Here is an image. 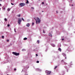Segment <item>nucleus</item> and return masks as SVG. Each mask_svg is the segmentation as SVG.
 <instances>
[{
	"label": "nucleus",
	"mask_w": 75,
	"mask_h": 75,
	"mask_svg": "<svg viewBox=\"0 0 75 75\" xmlns=\"http://www.w3.org/2000/svg\"><path fill=\"white\" fill-rule=\"evenodd\" d=\"M12 54H13V55H16V56H17L18 55H19L20 54V53H19L14 52H12Z\"/></svg>",
	"instance_id": "obj_1"
},
{
	"label": "nucleus",
	"mask_w": 75,
	"mask_h": 75,
	"mask_svg": "<svg viewBox=\"0 0 75 75\" xmlns=\"http://www.w3.org/2000/svg\"><path fill=\"white\" fill-rule=\"evenodd\" d=\"M25 5V4L21 3L20 4L19 6H21V7H23Z\"/></svg>",
	"instance_id": "obj_2"
},
{
	"label": "nucleus",
	"mask_w": 75,
	"mask_h": 75,
	"mask_svg": "<svg viewBox=\"0 0 75 75\" xmlns=\"http://www.w3.org/2000/svg\"><path fill=\"white\" fill-rule=\"evenodd\" d=\"M37 23H40L41 20H40V19L39 18L37 17Z\"/></svg>",
	"instance_id": "obj_3"
},
{
	"label": "nucleus",
	"mask_w": 75,
	"mask_h": 75,
	"mask_svg": "<svg viewBox=\"0 0 75 75\" xmlns=\"http://www.w3.org/2000/svg\"><path fill=\"white\" fill-rule=\"evenodd\" d=\"M21 22V19H19L18 21V23L19 24V25H20V23Z\"/></svg>",
	"instance_id": "obj_4"
},
{
	"label": "nucleus",
	"mask_w": 75,
	"mask_h": 75,
	"mask_svg": "<svg viewBox=\"0 0 75 75\" xmlns=\"http://www.w3.org/2000/svg\"><path fill=\"white\" fill-rule=\"evenodd\" d=\"M46 73H47L48 75H49V74H51V71H46Z\"/></svg>",
	"instance_id": "obj_5"
},
{
	"label": "nucleus",
	"mask_w": 75,
	"mask_h": 75,
	"mask_svg": "<svg viewBox=\"0 0 75 75\" xmlns=\"http://www.w3.org/2000/svg\"><path fill=\"white\" fill-rule=\"evenodd\" d=\"M26 26H27V27H29L30 26V24L28 23L26 24Z\"/></svg>",
	"instance_id": "obj_6"
},
{
	"label": "nucleus",
	"mask_w": 75,
	"mask_h": 75,
	"mask_svg": "<svg viewBox=\"0 0 75 75\" xmlns=\"http://www.w3.org/2000/svg\"><path fill=\"white\" fill-rule=\"evenodd\" d=\"M49 36H50V37H52V34L51 33H49Z\"/></svg>",
	"instance_id": "obj_7"
},
{
	"label": "nucleus",
	"mask_w": 75,
	"mask_h": 75,
	"mask_svg": "<svg viewBox=\"0 0 75 75\" xmlns=\"http://www.w3.org/2000/svg\"><path fill=\"white\" fill-rule=\"evenodd\" d=\"M26 4H28V3H29V2L28 0H27L26 1Z\"/></svg>",
	"instance_id": "obj_8"
},
{
	"label": "nucleus",
	"mask_w": 75,
	"mask_h": 75,
	"mask_svg": "<svg viewBox=\"0 0 75 75\" xmlns=\"http://www.w3.org/2000/svg\"><path fill=\"white\" fill-rule=\"evenodd\" d=\"M24 40H27V38H23Z\"/></svg>",
	"instance_id": "obj_9"
},
{
	"label": "nucleus",
	"mask_w": 75,
	"mask_h": 75,
	"mask_svg": "<svg viewBox=\"0 0 75 75\" xmlns=\"http://www.w3.org/2000/svg\"><path fill=\"white\" fill-rule=\"evenodd\" d=\"M58 50L60 52H61V48H59L58 49Z\"/></svg>",
	"instance_id": "obj_10"
},
{
	"label": "nucleus",
	"mask_w": 75,
	"mask_h": 75,
	"mask_svg": "<svg viewBox=\"0 0 75 75\" xmlns=\"http://www.w3.org/2000/svg\"><path fill=\"white\" fill-rule=\"evenodd\" d=\"M13 2H14V0H11V3H13Z\"/></svg>",
	"instance_id": "obj_11"
},
{
	"label": "nucleus",
	"mask_w": 75,
	"mask_h": 75,
	"mask_svg": "<svg viewBox=\"0 0 75 75\" xmlns=\"http://www.w3.org/2000/svg\"><path fill=\"white\" fill-rule=\"evenodd\" d=\"M64 57H65V59H67V57H66V54H64Z\"/></svg>",
	"instance_id": "obj_12"
},
{
	"label": "nucleus",
	"mask_w": 75,
	"mask_h": 75,
	"mask_svg": "<svg viewBox=\"0 0 75 75\" xmlns=\"http://www.w3.org/2000/svg\"><path fill=\"white\" fill-rule=\"evenodd\" d=\"M35 20H36V23L37 24H38V23H37V19H35Z\"/></svg>",
	"instance_id": "obj_13"
},
{
	"label": "nucleus",
	"mask_w": 75,
	"mask_h": 75,
	"mask_svg": "<svg viewBox=\"0 0 75 75\" xmlns=\"http://www.w3.org/2000/svg\"><path fill=\"white\" fill-rule=\"evenodd\" d=\"M1 38H2L3 39H4V36H1Z\"/></svg>",
	"instance_id": "obj_14"
},
{
	"label": "nucleus",
	"mask_w": 75,
	"mask_h": 75,
	"mask_svg": "<svg viewBox=\"0 0 75 75\" xmlns=\"http://www.w3.org/2000/svg\"><path fill=\"white\" fill-rule=\"evenodd\" d=\"M43 33H45V31L44 30H43Z\"/></svg>",
	"instance_id": "obj_15"
},
{
	"label": "nucleus",
	"mask_w": 75,
	"mask_h": 75,
	"mask_svg": "<svg viewBox=\"0 0 75 75\" xmlns=\"http://www.w3.org/2000/svg\"><path fill=\"white\" fill-rule=\"evenodd\" d=\"M7 10L8 11H10V9L8 8L7 9Z\"/></svg>",
	"instance_id": "obj_16"
},
{
	"label": "nucleus",
	"mask_w": 75,
	"mask_h": 75,
	"mask_svg": "<svg viewBox=\"0 0 75 75\" xmlns=\"http://www.w3.org/2000/svg\"><path fill=\"white\" fill-rule=\"evenodd\" d=\"M38 44H39V42H40V40H38Z\"/></svg>",
	"instance_id": "obj_17"
},
{
	"label": "nucleus",
	"mask_w": 75,
	"mask_h": 75,
	"mask_svg": "<svg viewBox=\"0 0 75 75\" xmlns=\"http://www.w3.org/2000/svg\"><path fill=\"white\" fill-rule=\"evenodd\" d=\"M22 20L23 21H24V19L23 18H22Z\"/></svg>",
	"instance_id": "obj_18"
},
{
	"label": "nucleus",
	"mask_w": 75,
	"mask_h": 75,
	"mask_svg": "<svg viewBox=\"0 0 75 75\" xmlns=\"http://www.w3.org/2000/svg\"><path fill=\"white\" fill-rule=\"evenodd\" d=\"M18 17H20V15H18Z\"/></svg>",
	"instance_id": "obj_19"
},
{
	"label": "nucleus",
	"mask_w": 75,
	"mask_h": 75,
	"mask_svg": "<svg viewBox=\"0 0 75 75\" xmlns=\"http://www.w3.org/2000/svg\"><path fill=\"white\" fill-rule=\"evenodd\" d=\"M42 4H44V2H42Z\"/></svg>",
	"instance_id": "obj_20"
},
{
	"label": "nucleus",
	"mask_w": 75,
	"mask_h": 75,
	"mask_svg": "<svg viewBox=\"0 0 75 75\" xmlns=\"http://www.w3.org/2000/svg\"><path fill=\"white\" fill-rule=\"evenodd\" d=\"M34 23L33 22L32 23V25H34Z\"/></svg>",
	"instance_id": "obj_21"
},
{
	"label": "nucleus",
	"mask_w": 75,
	"mask_h": 75,
	"mask_svg": "<svg viewBox=\"0 0 75 75\" xmlns=\"http://www.w3.org/2000/svg\"><path fill=\"white\" fill-rule=\"evenodd\" d=\"M14 30L15 33H16V28H14Z\"/></svg>",
	"instance_id": "obj_22"
},
{
	"label": "nucleus",
	"mask_w": 75,
	"mask_h": 75,
	"mask_svg": "<svg viewBox=\"0 0 75 75\" xmlns=\"http://www.w3.org/2000/svg\"><path fill=\"white\" fill-rule=\"evenodd\" d=\"M10 45H8L7 46V47H8H8H10Z\"/></svg>",
	"instance_id": "obj_23"
},
{
	"label": "nucleus",
	"mask_w": 75,
	"mask_h": 75,
	"mask_svg": "<svg viewBox=\"0 0 75 75\" xmlns=\"http://www.w3.org/2000/svg\"><path fill=\"white\" fill-rule=\"evenodd\" d=\"M37 63H39V61H38L36 62Z\"/></svg>",
	"instance_id": "obj_24"
},
{
	"label": "nucleus",
	"mask_w": 75,
	"mask_h": 75,
	"mask_svg": "<svg viewBox=\"0 0 75 75\" xmlns=\"http://www.w3.org/2000/svg\"><path fill=\"white\" fill-rule=\"evenodd\" d=\"M31 8V9H33V10H34V7H32Z\"/></svg>",
	"instance_id": "obj_25"
},
{
	"label": "nucleus",
	"mask_w": 75,
	"mask_h": 75,
	"mask_svg": "<svg viewBox=\"0 0 75 75\" xmlns=\"http://www.w3.org/2000/svg\"><path fill=\"white\" fill-rule=\"evenodd\" d=\"M57 68V66H56L55 67H54V69H56V68Z\"/></svg>",
	"instance_id": "obj_26"
},
{
	"label": "nucleus",
	"mask_w": 75,
	"mask_h": 75,
	"mask_svg": "<svg viewBox=\"0 0 75 75\" xmlns=\"http://www.w3.org/2000/svg\"><path fill=\"white\" fill-rule=\"evenodd\" d=\"M6 41H7V42H9V40H7Z\"/></svg>",
	"instance_id": "obj_27"
},
{
	"label": "nucleus",
	"mask_w": 75,
	"mask_h": 75,
	"mask_svg": "<svg viewBox=\"0 0 75 75\" xmlns=\"http://www.w3.org/2000/svg\"><path fill=\"white\" fill-rule=\"evenodd\" d=\"M22 51H25V49H23L22 50Z\"/></svg>",
	"instance_id": "obj_28"
},
{
	"label": "nucleus",
	"mask_w": 75,
	"mask_h": 75,
	"mask_svg": "<svg viewBox=\"0 0 75 75\" xmlns=\"http://www.w3.org/2000/svg\"><path fill=\"white\" fill-rule=\"evenodd\" d=\"M16 70H17V69L16 68L14 69V71H16Z\"/></svg>",
	"instance_id": "obj_29"
},
{
	"label": "nucleus",
	"mask_w": 75,
	"mask_h": 75,
	"mask_svg": "<svg viewBox=\"0 0 75 75\" xmlns=\"http://www.w3.org/2000/svg\"><path fill=\"white\" fill-rule=\"evenodd\" d=\"M5 21H7V19L5 18Z\"/></svg>",
	"instance_id": "obj_30"
},
{
	"label": "nucleus",
	"mask_w": 75,
	"mask_h": 75,
	"mask_svg": "<svg viewBox=\"0 0 75 75\" xmlns=\"http://www.w3.org/2000/svg\"><path fill=\"white\" fill-rule=\"evenodd\" d=\"M7 26L8 27H10V25L9 24Z\"/></svg>",
	"instance_id": "obj_31"
},
{
	"label": "nucleus",
	"mask_w": 75,
	"mask_h": 75,
	"mask_svg": "<svg viewBox=\"0 0 75 75\" xmlns=\"http://www.w3.org/2000/svg\"><path fill=\"white\" fill-rule=\"evenodd\" d=\"M56 13H58V11H56Z\"/></svg>",
	"instance_id": "obj_32"
},
{
	"label": "nucleus",
	"mask_w": 75,
	"mask_h": 75,
	"mask_svg": "<svg viewBox=\"0 0 75 75\" xmlns=\"http://www.w3.org/2000/svg\"><path fill=\"white\" fill-rule=\"evenodd\" d=\"M62 40V41H64V39L63 38Z\"/></svg>",
	"instance_id": "obj_33"
},
{
	"label": "nucleus",
	"mask_w": 75,
	"mask_h": 75,
	"mask_svg": "<svg viewBox=\"0 0 75 75\" xmlns=\"http://www.w3.org/2000/svg\"><path fill=\"white\" fill-rule=\"evenodd\" d=\"M11 4H12V5H14V4H13L12 3H11Z\"/></svg>",
	"instance_id": "obj_34"
},
{
	"label": "nucleus",
	"mask_w": 75,
	"mask_h": 75,
	"mask_svg": "<svg viewBox=\"0 0 75 75\" xmlns=\"http://www.w3.org/2000/svg\"><path fill=\"white\" fill-rule=\"evenodd\" d=\"M36 56H38V54H36Z\"/></svg>",
	"instance_id": "obj_35"
},
{
	"label": "nucleus",
	"mask_w": 75,
	"mask_h": 75,
	"mask_svg": "<svg viewBox=\"0 0 75 75\" xmlns=\"http://www.w3.org/2000/svg\"><path fill=\"white\" fill-rule=\"evenodd\" d=\"M3 10H5V8H3Z\"/></svg>",
	"instance_id": "obj_36"
},
{
	"label": "nucleus",
	"mask_w": 75,
	"mask_h": 75,
	"mask_svg": "<svg viewBox=\"0 0 75 75\" xmlns=\"http://www.w3.org/2000/svg\"><path fill=\"white\" fill-rule=\"evenodd\" d=\"M62 62H63V61H64V60H62Z\"/></svg>",
	"instance_id": "obj_37"
},
{
	"label": "nucleus",
	"mask_w": 75,
	"mask_h": 75,
	"mask_svg": "<svg viewBox=\"0 0 75 75\" xmlns=\"http://www.w3.org/2000/svg\"><path fill=\"white\" fill-rule=\"evenodd\" d=\"M1 6V4H0V6Z\"/></svg>",
	"instance_id": "obj_38"
},
{
	"label": "nucleus",
	"mask_w": 75,
	"mask_h": 75,
	"mask_svg": "<svg viewBox=\"0 0 75 75\" xmlns=\"http://www.w3.org/2000/svg\"><path fill=\"white\" fill-rule=\"evenodd\" d=\"M42 13H43V12H44V11H42Z\"/></svg>",
	"instance_id": "obj_39"
},
{
	"label": "nucleus",
	"mask_w": 75,
	"mask_h": 75,
	"mask_svg": "<svg viewBox=\"0 0 75 75\" xmlns=\"http://www.w3.org/2000/svg\"><path fill=\"white\" fill-rule=\"evenodd\" d=\"M46 4V5H48V4Z\"/></svg>",
	"instance_id": "obj_40"
},
{
	"label": "nucleus",
	"mask_w": 75,
	"mask_h": 75,
	"mask_svg": "<svg viewBox=\"0 0 75 75\" xmlns=\"http://www.w3.org/2000/svg\"><path fill=\"white\" fill-rule=\"evenodd\" d=\"M71 6H74V5H72Z\"/></svg>",
	"instance_id": "obj_41"
},
{
	"label": "nucleus",
	"mask_w": 75,
	"mask_h": 75,
	"mask_svg": "<svg viewBox=\"0 0 75 75\" xmlns=\"http://www.w3.org/2000/svg\"><path fill=\"white\" fill-rule=\"evenodd\" d=\"M71 1H72V0H70Z\"/></svg>",
	"instance_id": "obj_42"
},
{
	"label": "nucleus",
	"mask_w": 75,
	"mask_h": 75,
	"mask_svg": "<svg viewBox=\"0 0 75 75\" xmlns=\"http://www.w3.org/2000/svg\"><path fill=\"white\" fill-rule=\"evenodd\" d=\"M7 75H8V74H7Z\"/></svg>",
	"instance_id": "obj_43"
},
{
	"label": "nucleus",
	"mask_w": 75,
	"mask_h": 75,
	"mask_svg": "<svg viewBox=\"0 0 75 75\" xmlns=\"http://www.w3.org/2000/svg\"><path fill=\"white\" fill-rule=\"evenodd\" d=\"M39 0V1H40V0Z\"/></svg>",
	"instance_id": "obj_44"
},
{
	"label": "nucleus",
	"mask_w": 75,
	"mask_h": 75,
	"mask_svg": "<svg viewBox=\"0 0 75 75\" xmlns=\"http://www.w3.org/2000/svg\"><path fill=\"white\" fill-rule=\"evenodd\" d=\"M0 9H1L0 8Z\"/></svg>",
	"instance_id": "obj_45"
},
{
	"label": "nucleus",
	"mask_w": 75,
	"mask_h": 75,
	"mask_svg": "<svg viewBox=\"0 0 75 75\" xmlns=\"http://www.w3.org/2000/svg\"><path fill=\"white\" fill-rule=\"evenodd\" d=\"M1 0H0V1H1Z\"/></svg>",
	"instance_id": "obj_46"
}]
</instances>
